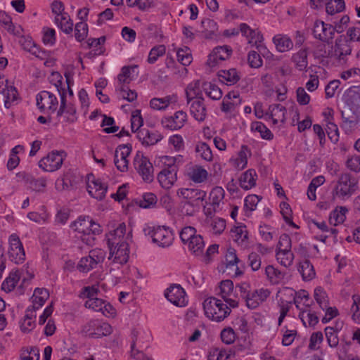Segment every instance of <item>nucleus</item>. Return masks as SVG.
I'll list each match as a JSON object with an SVG mask.
<instances>
[{
	"label": "nucleus",
	"mask_w": 360,
	"mask_h": 360,
	"mask_svg": "<svg viewBox=\"0 0 360 360\" xmlns=\"http://www.w3.org/2000/svg\"><path fill=\"white\" fill-rule=\"evenodd\" d=\"M34 312L32 311L30 307L26 309V314L22 321L20 322V327L22 332L27 333L32 331L35 327V321L33 319L35 318Z\"/></svg>",
	"instance_id": "obj_27"
},
{
	"label": "nucleus",
	"mask_w": 360,
	"mask_h": 360,
	"mask_svg": "<svg viewBox=\"0 0 360 360\" xmlns=\"http://www.w3.org/2000/svg\"><path fill=\"white\" fill-rule=\"evenodd\" d=\"M284 292L286 295L292 297V301H291V302L295 304V306L297 309L300 308L299 304H300L302 300H309V294L304 290H301L298 292H296L291 288H285L284 290Z\"/></svg>",
	"instance_id": "obj_37"
},
{
	"label": "nucleus",
	"mask_w": 360,
	"mask_h": 360,
	"mask_svg": "<svg viewBox=\"0 0 360 360\" xmlns=\"http://www.w3.org/2000/svg\"><path fill=\"white\" fill-rule=\"evenodd\" d=\"M55 22L57 26L65 34H70L72 32L73 22L68 13H63V15L55 17Z\"/></svg>",
	"instance_id": "obj_30"
},
{
	"label": "nucleus",
	"mask_w": 360,
	"mask_h": 360,
	"mask_svg": "<svg viewBox=\"0 0 360 360\" xmlns=\"http://www.w3.org/2000/svg\"><path fill=\"white\" fill-rule=\"evenodd\" d=\"M238 258L236 250L233 248H229L225 255L224 264L226 268L232 267L238 264Z\"/></svg>",
	"instance_id": "obj_61"
},
{
	"label": "nucleus",
	"mask_w": 360,
	"mask_h": 360,
	"mask_svg": "<svg viewBox=\"0 0 360 360\" xmlns=\"http://www.w3.org/2000/svg\"><path fill=\"white\" fill-rule=\"evenodd\" d=\"M199 81L190 84L186 89L187 103H190L192 101L202 98V93L199 89Z\"/></svg>",
	"instance_id": "obj_36"
},
{
	"label": "nucleus",
	"mask_w": 360,
	"mask_h": 360,
	"mask_svg": "<svg viewBox=\"0 0 360 360\" xmlns=\"http://www.w3.org/2000/svg\"><path fill=\"white\" fill-rule=\"evenodd\" d=\"M166 51V48L164 45H158L151 49L148 57V62L150 64L155 63L159 57L162 56Z\"/></svg>",
	"instance_id": "obj_52"
},
{
	"label": "nucleus",
	"mask_w": 360,
	"mask_h": 360,
	"mask_svg": "<svg viewBox=\"0 0 360 360\" xmlns=\"http://www.w3.org/2000/svg\"><path fill=\"white\" fill-rule=\"evenodd\" d=\"M224 198V191L221 187L217 186L212 190L210 194V199L214 210L219 207L220 202Z\"/></svg>",
	"instance_id": "obj_46"
},
{
	"label": "nucleus",
	"mask_w": 360,
	"mask_h": 360,
	"mask_svg": "<svg viewBox=\"0 0 360 360\" xmlns=\"http://www.w3.org/2000/svg\"><path fill=\"white\" fill-rule=\"evenodd\" d=\"M90 221H91L90 217L79 216L71 224L70 227L75 231L88 235Z\"/></svg>",
	"instance_id": "obj_26"
},
{
	"label": "nucleus",
	"mask_w": 360,
	"mask_h": 360,
	"mask_svg": "<svg viewBox=\"0 0 360 360\" xmlns=\"http://www.w3.org/2000/svg\"><path fill=\"white\" fill-rule=\"evenodd\" d=\"M358 188V180L355 177L349 173H342L332 191L333 197L346 200L354 194Z\"/></svg>",
	"instance_id": "obj_1"
},
{
	"label": "nucleus",
	"mask_w": 360,
	"mask_h": 360,
	"mask_svg": "<svg viewBox=\"0 0 360 360\" xmlns=\"http://www.w3.org/2000/svg\"><path fill=\"white\" fill-rule=\"evenodd\" d=\"M29 185L30 188L33 191L40 192L46 187V180L44 178L35 179L31 177L29 179Z\"/></svg>",
	"instance_id": "obj_64"
},
{
	"label": "nucleus",
	"mask_w": 360,
	"mask_h": 360,
	"mask_svg": "<svg viewBox=\"0 0 360 360\" xmlns=\"http://www.w3.org/2000/svg\"><path fill=\"white\" fill-rule=\"evenodd\" d=\"M248 60L250 66L253 68H260L263 64V60L261 56L255 51H251L249 52Z\"/></svg>",
	"instance_id": "obj_63"
},
{
	"label": "nucleus",
	"mask_w": 360,
	"mask_h": 360,
	"mask_svg": "<svg viewBox=\"0 0 360 360\" xmlns=\"http://www.w3.org/2000/svg\"><path fill=\"white\" fill-rule=\"evenodd\" d=\"M88 35V25L84 22H79L75 25V36L78 41L84 40Z\"/></svg>",
	"instance_id": "obj_54"
},
{
	"label": "nucleus",
	"mask_w": 360,
	"mask_h": 360,
	"mask_svg": "<svg viewBox=\"0 0 360 360\" xmlns=\"http://www.w3.org/2000/svg\"><path fill=\"white\" fill-rule=\"evenodd\" d=\"M232 49L229 46H217L209 55L207 64L210 67H214L219 61H224L230 58Z\"/></svg>",
	"instance_id": "obj_15"
},
{
	"label": "nucleus",
	"mask_w": 360,
	"mask_h": 360,
	"mask_svg": "<svg viewBox=\"0 0 360 360\" xmlns=\"http://www.w3.org/2000/svg\"><path fill=\"white\" fill-rule=\"evenodd\" d=\"M143 124V121L141 115V111L136 110L133 112L131 118V128L132 132H138Z\"/></svg>",
	"instance_id": "obj_60"
},
{
	"label": "nucleus",
	"mask_w": 360,
	"mask_h": 360,
	"mask_svg": "<svg viewBox=\"0 0 360 360\" xmlns=\"http://www.w3.org/2000/svg\"><path fill=\"white\" fill-rule=\"evenodd\" d=\"M276 259L281 265L288 267L292 264L294 255L292 251L276 250Z\"/></svg>",
	"instance_id": "obj_43"
},
{
	"label": "nucleus",
	"mask_w": 360,
	"mask_h": 360,
	"mask_svg": "<svg viewBox=\"0 0 360 360\" xmlns=\"http://www.w3.org/2000/svg\"><path fill=\"white\" fill-rule=\"evenodd\" d=\"M326 12L330 15L340 13L345 8L344 0H330L326 3Z\"/></svg>",
	"instance_id": "obj_44"
},
{
	"label": "nucleus",
	"mask_w": 360,
	"mask_h": 360,
	"mask_svg": "<svg viewBox=\"0 0 360 360\" xmlns=\"http://www.w3.org/2000/svg\"><path fill=\"white\" fill-rule=\"evenodd\" d=\"M248 153L251 155L250 150L245 145L241 146L238 153V158L236 159V166L240 169H244L248 164Z\"/></svg>",
	"instance_id": "obj_53"
},
{
	"label": "nucleus",
	"mask_w": 360,
	"mask_h": 360,
	"mask_svg": "<svg viewBox=\"0 0 360 360\" xmlns=\"http://www.w3.org/2000/svg\"><path fill=\"white\" fill-rule=\"evenodd\" d=\"M172 97L170 96L164 98H153L150 100V107L155 110H164L172 102Z\"/></svg>",
	"instance_id": "obj_50"
},
{
	"label": "nucleus",
	"mask_w": 360,
	"mask_h": 360,
	"mask_svg": "<svg viewBox=\"0 0 360 360\" xmlns=\"http://www.w3.org/2000/svg\"><path fill=\"white\" fill-rule=\"evenodd\" d=\"M136 136L143 145L147 146L155 145L162 139L158 131H150L147 129L139 130Z\"/></svg>",
	"instance_id": "obj_19"
},
{
	"label": "nucleus",
	"mask_w": 360,
	"mask_h": 360,
	"mask_svg": "<svg viewBox=\"0 0 360 360\" xmlns=\"http://www.w3.org/2000/svg\"><path fill=\"white\" fill-rule=\"evenodd\" d=\"M189 177L195 183H202L207 179V172L202 167L196 166L189 172Z\"/></svg>",
	"instance_id": "obj_40"
},
{
	"label": "nucleus",
	"mask_w": 360,
	"mask_h": 360,
	"mask_svg": "<svg viewBox=\"0 0 360 360\" xmlns=\"http://www.w3.org/2000/svg\"><path fill=\"white\" fill-rule=\"evenodd\" d=\"M188 247L190 251L195 255H201L205 248V242L200 235H195L188 243Z\"/></svg>",
	"instance_id": "obj_34"
},
{
	"label": "nucleus",
	"mask_w": 360,
	"mask_h": 360,
	"mask_svg": "<svg viewBox=\"0 0 360 360\" xmlns=\"http://www.w3.org/2000/svg\"><path fill=\"white\" fill-rule=\"evenodd\" d=\"M20 279V274L19 270L12 271L2 283L1 289L7 292L12 291Z\"/></svg>",
	"instance_id": "obj_29"
},
{
	"label": "nucleus",
	"mask_w": 360,
	"mask_h": 360,
	"mask_svg": "<svg viewBox=\"0 0 360 360\" xmlns=\"http://www.w3.org/2000/svg\"><path fill=\"white\" fill-rule=\"evenodd\" d=\"M351 52L352 48L348 41L343 36H340L335 39V44L330 46L328 56L340 62L345 61V57L350 55Z\"/></svg>",
	"instance_id": "obj_6"
},
{
	"label": "nucleus",
	"mask_w": 360,
	"mask_h": 360,
	"mask_svg": "<svg viewBox=\"0 0 360 360\" xmlns=\"http://www.w3.org/2000/svg\"><path fill=\"white\" fill-rule=\"evenodd\" d=\"M353 304L351 307L353 320L360 323V296L354 295L352 296Z\"/></svg>",
	"instance_id": "obj_59"
},
{
	"label": "nucleus",
	"mask_w": 360,
	"mask_h": 360,
	"mask_svg": "<svg viewBox=\"0 0 360 360\" xmlns=\"http://www.w3.org/2000/svg\"><path fill=\"white\" fill-rule=\"evenodd\" d=\"M177 195L188 200V204L195 206L198 205L199 202L204 200L206 192L198 188H180L177 191Z\"/></svg>",
	"instance_id": "obj_13"
},
{
	"label": "nucleus",
	"mask_w": 360,
	"mask_h": 360,
	"mask_svg": "<svg viewBox=\"0 0 360 360\" xmlns=\"http://www.w3.org/2000/svg\"><path fill=\"white\" fill-rule=\"evenodd\" d=\"M125 233L126 225L124 223H120L116 229L107 233L105 238L108 247L119 245V243H121L122 242H127Z\"/></svg>",
	"instance_id": "obj_17"
},
{
	"label": "nucleus",
	"mask_w": 360,
	"mask_h": 360,
	"mask_svg": "<svg viewBox=\"0 0 360 360\" xmlns=\"http://www.w3.org/2000/svg\"><path fill=\"white\" fill-rule=\"evenodd\" d=\"M252 130L258 131L263 139L271 140L274 135L264 124L261 122H255L251 125Z\"/></svg>",
	"instance_id": "obj_42"
},
{
	"label": "nucleus",
	"mask_w": 360,
	"mask_h": 360,
	"mask_svg": "<svg viewBox=\"0 0 360 360\" xmlns=\"http://www.w3.org/2000/svg\"><path fill=\"white\" fill-rule=\"evenodd\" d=\"M77 269L81 272H89L90 270L96 267L95 263L92 262L89 256L81 258L78 264Z\"/></svg>",
	"instance_id": "obj_57"
},
{
	"label": "nucleus",
	"mask_w": 360,
	"mask_h": 360,
	"mask_svg": "<svg viewBox=\"0 0 360 360\" xmlns=\"http://www.w3.org/2000/svg\"><path fill=\"white\" fill-rule=\"evenodd\" d=\"M269 295L270 291L264 288L250 292L248 296L245 300L246 306L249 309H256L261 303L264 302Z\"/></svg>",
	"instance_id": "obj_16"
},
{
	"label": "nucleus",
	"mask_w": 360,
	"mask_h": 360,
	"mask_svg": "<svg viewBox=\"0 0 360 360\" xmlns=\"http://www.w3.org/2000/svg\"><path fill=\"white\" fill-rule=\"evenodd\" d=\"M134 166L144 181L150 183L153 181V167L147 157L138 153L134 159Z\"/></svg>",
	"instance_id": "obj_5"
},
{
	"label": "nucleus",
	"mask_w": 360,
	"mask_h": 360,
	"mask_svg": "<svg viewBox=\"0 0 360 360\" xmlns=\"http://www.w3.org/2000/svg\"><path fill=\"white\" fill-rule=\"evenodd\" d=\"M165 296L168 301L175 306L182 307L187 304L186 292L180 285H172L166 290Z\"/></svg>",
	"instance_id": "obj_11"
},
{
	"label": "nucleus",
	"mask_w": 360,
	"mask_h": 360,
	"mask_svg": "<svg viewBox=\"0 0 360 360\" xmlns=\"http://www.w3.org/2000/svg\"><path fill=\"white\" fill-rule=\"evenodd\" d=\"M39 349L37 347H27L20 354L21 360H39Z\"/></svg>",
	"instance_id": "obj_51"
},
{
	"label": "nucleus",
	"mask_w": 360,
	"mask_h": 360,
	"mask_svg": "<svg viewBox=\"0 0 360 360\" xmlns=\"http://www.w3.org/2000/svg\"><path fill=\"white\" fill-rule=\"evenodd\" d=\"M298 271L304 281H310L315 276L314 266L309 259H304L300 263Z\"/></svg>",
	"instance_id": "obj_33"
},
{
	"label": "nucleus",
	"mask_w": 360,
	"mask_h": 360,
	"mask_svg": "<svg viewBox=\"0 0 360 360\" xmlns=\"http://www.w3.org/2000/svg\"><path fill=\"white\" fill-rule=\"evenodd\" d=\"M203 309L205 315L217 322L223 321L231 312L226 304L215 297L206 299L203 302Z\"/></svg>",
	"instance_id": "obj_2"
},
{
	"label": "nucleus",
	"mask_w": 360,
	"mask_h": 360,
	"mask_svg": "<svg viewBox=\"0 0 360 360\" xmlns=\"http://www.w3.org/2000/svg\"><path fill=\"white\" fill-rule=\"evenodd\" d=\"M53 79L56 80L55 86L59 92L60 96V105L57 111V116L60 117L65 112L66 109V93L64 89L62 88L63 77L58 72H53L52 74Z\"/></svg>",
	"instance_id": "obj_21"
},
{
	"label": "nucleus",
	"mask_w": 360,
	"mask_h": 360,
	"mask_svg": "<svg viewBox=\"0 0 360 360\" xmlns=\"http://www.w3.org/2000/svg\"><path fill=\"white\" fill-rule=\"evenodd\" d=\"M345 101L347 105L359 106L360 105V87L353 86L345 93Z\"/></svg>",
	"instance_id": "obj_32"
},
{
	"label": "nucleus",
	"mask_w": 360,
	"mask_h": 360,
	"mask_svg": "<svg viewBox=\"0 0 360 360\" xmlns=\"http://www.w3.org/2000/svg\"><path fill=\"white\" fill-rule=\"evenodd\" d=\"M187 120V115L182 110L177 111L173 116L164 117L161 123L164 128L169 130L181 129Z\"/></svg>",
	"instance_id": "obj_14"
},
{
	"label": "nucleus",
	"mask_w": 360,
	"mask_h": 360,
	"mask_svg": "<svg viewBox=\"0 0 360 360\" xmlns=\"http://www.w3.org/2000/svg\"><path fill=\"white\" fill-rule=\"evenodd\" d=\"M37 106L41 112L49 110L51 112L56 111L58 101L56 96L48 91H41L36 96Z\"/></svg>",
	"instance_id": "obj_9"
},
{
	"label": "nucleus",
	"mask_w": 360,
	"mask_h": 360,
	"mask_svg": "<svg viewBox=\"0 0 360 360\" xmlns=\"http://www.w3.org/2000/svg\"><path fill=\"white\" fill-rule=\"evenodd\" d=\"M146 235L151 237L154 243L160 247L165 248L169 246L173 241V234L172 231L165 226H158L151 229L150 227L144 229Z\"/></svg>",
	"instance_id": "obj_4"
},
{
	"label": "nucleus",
	"mask_w": 360,
	"mask_h": 360,
	"mask_svg": "<svg viewBox=\"0 0 360 360\" xmlns=\"http://www.w3.org/2000/svg\"><path fill=\"white\" fill-rule=\"evenodd\" d=\"M342 118L343 120V127L351 130L359 122L356 113L350 105H346L341 111Z\"/></svg>",
	"instance_id": "obj_20"
},
{
	"label": "nucleus",
	"mask_w": 360,
	"mask_h": 360,
	"mask_svg": "<svg viewBox=\"0 0 360 360\" xmlns=\"http://www.w3.org/2000/svg\"><path fill=\"white\" fill-rule=\"evenodd\" d=\"M157 202V197L154 193H146L143 195V199L139 200V205L141 207L150 208Z\"/></svg>",
	"instance_id": "obj_56"
},
{
	"label": "nucleus",
	"mask_w": 360,
	"mask_h": 360,
	"mask_svg": "<svg viewBox=\"0 0 360 360\" xmlns=\"http://www.w3.org/2000/svg\"><path fill=\"white\" fill-rule=\"evenodd\" d=\"M95 332L96 335H93V338H98L103 336H106L112 333V327L107 323H103L98 325L96 322Z\"/></svg>",
	"instance_id": "obj_62"
},
{
	"label": "nucleus",
	"mask_w": 360,
	"mask_h": 360,
	"mask_svg": "<svg viewBox=\"0 0 360 360\" xmlns=\"http://www.w3.org/2000/svg\"><path fill=\"white\" fill-rule=\"evenodd\" d=\"M219 80L226 85H233L238 82L240 77L236 69L221 70L218 72Z\"/></svg>",
	"instance_id": "obj_25"
},
{
	"label": "nucleus",
	"mask_w": 360,
	"mask_h": 360,
	"mask_svg": "<svg viewBox=\"0 0 360 360\" xmlns=\"http://www.w3.org/2000/svg\"><path fill=\"white\" fill-rule=\"evenodd\" d=\"M178 60L184 66H187L192 62V55L188 47L179 49L176 53Z\"/></svg>",
	"instance_id": "obj_55"
},
{
	"label": "nucleus",
	"mask_w": 360,
	"mask_h": 360,
	"mask_svg": "<svg viewBox=\"0 0 360 360\" xmlns=\"http://www.w3.org/2000/svg\"><path fill=\"white\" fill-rule=\"evenodd\" d=\"M324 332L328 345L330 347H336L339 344L338 330L328 326L324 329Z\"/></svg>",
	"instance_id": "obj_48"
},
{
	"label": "nucleus",
	"mask_w": 360,
	"mask_h": 360,
	"mask_svg": "<svg viewBox=\"0 0 360 360\" xmlns=\"http://www.w3.org/2000/svg\"><path fill=\"white\" fill-rule=\"evenodd\" d=\"M307 56V49L305 48L300 49L292 56V61L295 63L296 68L300 71L306 70L308 66Z\"/></svg>",
	"instance_id": "obj_28"
},
{
	"label": "nucleus",
	"mask_w": 360,
	"mask_h": 360,
	"mask_svg": "<svg viewBox=\"0 0 360 360\" xmlns=\"http://www.w3.org/2000/svg\"><path fill=\"white\" fill-rule=\"evenodd\" d=\"M299 317L302 321L305 326L304 319H307L308 324L309 326H314L319 322V317L316 316L315 312L309 311H302L300 313Z\"/></svg>",
	"instance_id": "obj_58"
},
{
	"label": "nucleus",
	"mask_w": 360,
	"mask_h": 360,
	"mask_svg": "<svg viewBox=\"0 0 360 360\" xmlns=\"http://www.w3.org/2000/svg\"><path fill=\"white\" fill-rule=\"evenodd\" d=\"M257 178V175L256 171L254 169H249L240 176V186L243 189L248 191L255 186Z\"/></svg>",
	"instance_id": "obj_22"
},
{
	"label": "nucleus",
	"mask_w": 360,
	"mask_h": 360,
	"mask_svg": "<svg viewBox=\"0 0 360 360\" xmlns=\"http://www.w3.org/2000/svg\"><path fill=\"white\" fill-rule=\"evenodd\" d=\"M108 248L110 250V258H113V262L120 264L127 262L129 257V250L127 242H122L119 245L108 247Z\"/></svg>",
	"instance_id": "obj_12"
},
{
	"label": "nucleus",
	"mask_w": 360,
	"mask_h": 360,
	"mask_svg": "<svg viewBox=\"0 0 360 360\" xmlns=\"http://www.w3.org/2000/svg\"><path fill=\"white\" fill-rule=\"evenodd\" d=\"M195 152L206 161H211L212 160L213 155L212 150L206 143H198L195 147Z\"/></svg>",
	"instance_id": "obj_47"
},
{
	"label": "nucleus",
	"mask_w": 360,
	"mask_h": 360,
	"mask_svg": "<svg viewBox=\"0 0 360 360\" xmlns=\"http://www.w3.org/2000/svg\"><path fill=\"white\" fill-rule=\"evenodd\" d=\"M9 244V259L15 264L22 263L25 259V254L19 237L16 234L11 235Z\"/></svg>",
	"instance_id": "obj_10"
},
{
	"label": "nucleus",
	"mask_w": 360,
	"mask_h": 360,
	"mask_svg": "<svg viewBox=\"0 0 360 360\" xmlns=\"http://www.w3.org/2000/svg\"><path fill=\"white\" fill-rule=\"evenodd\" d=\"M65 157L63 150L52 151L39 162V167L46 172H54L61 167Z\"/></svg>",
	"instance_id": "obj_7"
},
{
	"label": "nucleus",
	"mask_w": 360,
	"mask_h": 360,
	"mask_svg": "<svg viewBox=\"0 0 360 360\" xmlns=\"http://www.w3.org/2000/svg\"><path fill=\"white\" fill-rule=\"evenodd\" d=\"M204 98H200L191 101L190 112L198 121H203L206 116V108L203 103Z\"/></svg>",
	"instance_id": "obj_24"
},
{
	"label": "nucleus",
	"mask_w": 360,
	"mask_h": 360,
	"mask_svg": "<svg viewBox=\"0 0 360 360\" xmlns=\"http://www.w3.org/2000/svg\"><path fill=\"white\" fill-rule=\"evenodd\" d=\"M314 297L320 308L324 311L326 307L329 304L328 298L326 291H324L322 288L318 287L314 290Z\"/></svg>",
	"instance_id": "obj_45"
},
{
	"label": "nucleus",
	"mask_w": 360,
	"mask_h": 360,
	"mask_svg": "<svg viewBox=\"0 0 360 360\" xmlns=\"http://www.w3.org/2000/svg\"><path fill=\"white\" fill-rule=\"evenodd\" d=\"M78 179L73 172L69 171L64 174L62 179L56 181V188L60 191L72 189L77 184Z\"/></svg>",
	"instance_id": "obj_23"
},
{
	"label": "nucleus",
	"mask_w": 360,
	"mask_h": 360,
	"mask_svg": "<svg viewBox=\"0 0 360 360\" xmlns=\"http://www.w3.org/2000/svg\"><path fill=\"white\" fill-rule=\"evenodd\" d=\"M335 32L338 33L342 32V27L340 25L333 27V25L321 20H316L314 24L313 34L315 38L322 41H326L332 39Z\"/></svg>",
	"instance_id": "obj_8"
},
{
	"label": "nucleus",
	"mask_w": 360,
	"mask_h": 360,
	"mask_svg": "<svg viewBox=\"0 0 360 360\" xmlns=\"http://www.w3.org/2000/svg\"><path fill=\"white\" fill-rule=\"evenodd\" d=\"M273 41L276 45V49L279 52L287 51L293 47L292 40L287 36H283L281 34L276 35L273 38Z\"/></svg>",
	"instance_id": "obj_31"
},
{
	"label": "nucleus",
	"mask_w": 360,
	"mask_h": 360,
	"mask_svg": "<svg viewBox=\"0 0 360 360\" xmlns=\"http://www.w3.org/2000/svg\"><path fill=\"white\" fill-rule=\"evenodd\" d=\"M233 288V283L231 280L222 281L219 285V295L223 299H227V297H231L232 295L235 297Z\"/></svg>",
	"instance_id": "obj_49"
},
{
	"label": "nucleus",
	"mask_w": 360,
	"mask_h": 360,
	"mask_svg": "<svg viewBox=\"0 0 360 360\" xmlns=\"http://www.w3.org/2000/svg\"><path fill=\"white\" fill-rule=\"evenodd\" d=\"M265 274L272 284L279 283L284 278V274L271 265L266 267Z\"/></svg>",
	"instance_id": "obj_39"
},
{
	"label": "nucleus",
	"mask_w": 360,
	"mask_h": 360,
	"mask_svg": "<svg viewBox=\"0 0 360 360\" xmlns=\"http://www.w3.org/2000/svg\"><path fill=\"white\" fill-rule=\"evenodd\" d=\"M162 160L166 166L158 174V180L162 188L169 189L176 181L178 167L174 158L164 156Z\"/></svg>",
	"instance_id": "obj_3"
},
{
	"label": "nucleus",
	"mask_w": 360,
	"mask_h": 360,
	"mask_svg": "<svg viewBox=\"0 0 360 360\" xmlns=\"http://www.w3.org/2000/svg\"><path fill=\"white\" fill-rule=\"evenodd\" d=\"M348 210L345 207H337L330 214V222L335 226L342 224L346 219V212Z\"/></svg>",
	"instance_id": "obj_38"
},
{
	"label": "nucleus",
	"mask_w": 360,
	"mask_h": 360,
	"mask_svg": "<svg viewBox=\"0 0 360 360\" xmlns=\"http://www.w3.org/2000/svg\"><path fill=\"white\" fill-rule=\"evenodd\" d=\"M203 89L206 95L213 100H219L222 96L221 90L214 84L204 83Z\"/></svg>",
	"instance_id": "obj_41"
},
{
	"label": "nucleus",
	"mask_w": 360,
	"mask_h": 360,
	"mask_svg": "<svg viewBox=\"0 0 360 360\" xmlns=\"http://www.w3.org/2000/svg\"><path fill=\"white\" fill-rule=\"evenodd\" d=\"M201 26L204 29L202 32L205 33V38L212 39L214 36H216L217 24L214 20L209 18L203 19L201 21Z\"/></svg>",
	"instance_id": "obj_35"
},
{
	"label": "nucleus",
	"mask_w": 360,
	"mask_h": 360,
	"mask_svg": "<svg viewBox=\"0 0 360 360\" xmlns=\"http://www.w3.org/2000/svg\"><path fill=\"white\" fill-rule=\"evenodd\" d=\"M107 189V186L103 184L99 179L92 181L89 180L87 184V191L89 195L99 200L105 198Z\"/></svg>",
	"instance_id": "obj_18"
}]
</instances>
